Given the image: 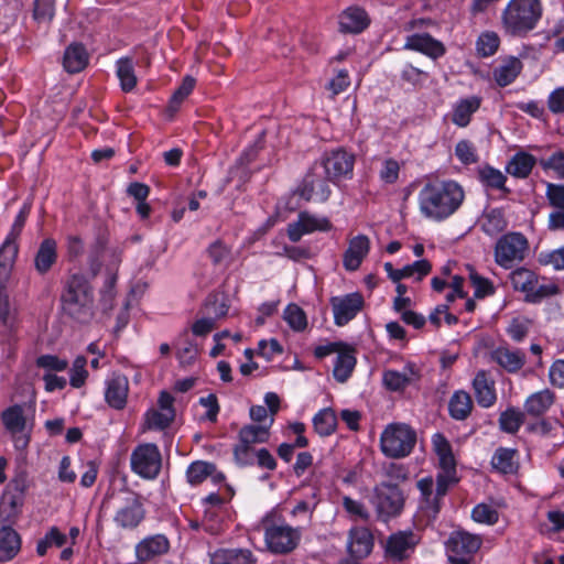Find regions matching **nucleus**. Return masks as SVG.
I'll list each match as a JSON object with an SVG mask.
<instances>
[{
  "instance_id": "nucleus-2",
  "label": "nucleus",
  "mask_w": 564,
  "mask_h": 564,
  "mask_svg": "<svg viewBox=\"0 0 564 564\" xmlns=\"http://www.w3.org/2000/svg\"><path fill=\"white\" fill-rule=\"evenodd\" d=\"M94 291L83 273L70 274L63 284L62 311L78 324H88L95 316Z\"/></svg>"
},
{
  "instance_id": "nucleus-38",
  "label": "nucleus",
  "mask_w": 564,
  "mask_h": 564,
  "mask_svg": "<svg viewBox=\"0 0 564 564\" xmlns=\"http://www.w3.org/2000/svg\"><path fill=\"white\" fill-rule=\"evenodd\" d=\"M474 409V402L468 392L458 390L453 393L448 402V412L456 421L466 420Z\"/></svg>"
},
{
  "instance_id": "nucleus-63",
  "label": "nucleus",
  "mask_w": 564,
  "mask_h": 564,
  "mask_svg": "<svg viewBox=\"0 0 564 564\" xmlns=\"http://www.w3.org/2000/svg\"><path fill=\"white\" fill-rule=\"evenodd\" d=\"M546 106L552 115H564V86L556 87L549 94Z\"/></svg>"
},
{
  "instance_id": "nucleus-17",
  "label": "nucleus",
  "mask_w": 564,
  "mask_h": 564,
  "mask_svg": "<svg viewBox=\"0 0 564 564\" xmlns=\"http://www.w3.org/2000/svg\"><path fill=\"white\" fill-rule=\"evenodd\" d=\"M332 223L326 217H316L308 212H301L297 220L290 223L286 228V234L292 242H297L304 235L314 231H329Z\"/></svg>"
},
{
  "instance_id": "nucleus-1",
  "label": "nucleus",
  "mask_w": 564,
  "mask_h": 564,
  "mask_svg": "<svg viewBox=\"0 0 564 564\" xmlns=\"http://www.w3.org/2000/svg\"><path fill=\"white\" fill-rule=\"evenodd\" d=\"M465 199V192L454 180L429 177L419 193L422 215L435 221L447 219L458 210Z\"/></svg>"
},
{
  "instance_id": "nucleus-20",
  "label": "nucleus",
  "mask_w": 564,
  "mask_h": 564,
  "mask_svg": "<svg viewBox=\"0 0 564 564\" xmlns=\"http://www.w3.org/2000/svg\"><path fill=\"white\" fill-rule=\"evenodd\" d=\"M372 532L366 527H354L348 532L347 550L355 558L367 557L373 549Z\"/></svg>"
},
{
  "instance_id": "nucleus-43",
  "label": "nucleus",
  "mask_w": 564,
  "mask_h": 564,
  "mask_svg": "<svg viewBox=\"0 0 564 564\" xmlns=\"http://www.w3.org/2000/svg\"><path fill=\"white\" fill-rule=\"evenodd\" d=\"M525 420V412L514 406H509L499 415V429L508 434H516L523 425Z\"/></svg>"
},
{
  "instance_id": "nucleus-31",
  "label": "nucleus",
  "mask_w": 564,
  "mask_h": 564,
  "mask_svg": "<svg viewBox=\"0 0 564 564\" xmlns=\"http://www.w3.org/2000/svg\"><path fill=\"white\" fill-rule=\"evenodd\" d=\"M481 100L479 96L459 99L453 107L451 116L452 122L459 128L467 127L471 121L473 115L480 108Z\"/></svg>"
},
{
  "instance_id": "nucleus-47",
  "label": "nucleus",
  "mask_w": 564,
  "mask_h": 564,
  "mask_svg": "<svg viewBox=\"0 0 564 564\" xmlns=\"http://www.w3.org/2000/svg\"><path fill=\"white\" fill-rule=\"evenodd\" d=\"M1 417L3 425L12 434L21 433L24 431L26 421L21 405L14 404L9 406L2 412Z\"/></svg>"
},
{
  "instance_id": "nucleus-10",
  "label": "nucleus",
  "mask_w": 564,
  "mask_h": 564,
  "mask_svg": "<svg viewBox=\"0 0 564 564\" xmlns=\"http://www.w3.org/2000/svg\"><path fill=\"white\" fill-rule=\"evenodd\" d=\"M482 545V538L465 530L453 531L446 542L451 564H476L475 555Z\"/></svg>"
},
{
  "instance_id": "nucleus-11",
  "label": "nucleus",
  "mask_w": 564,
  "mask_h": 564,
  "mask_svg": "<svg viewBox=\"0 0 564 564\" xmlns=\"http://www.w3.org/2000/svg\"><path fill=\"white\" fill-rule=\"evenodd\" d=\"M130 465L133 473L143 479L158 478L162 467V456L153 443L138 445L131 453Z\"/></svg>"
},
{
  "instance_id": "nucleus-28",
  "label": "nucleus",
  "mask_w": 564,
  "mask_h": 564,
  "mask_svg": "<svg viewBox=\"0 0 564 564\" xmlns=\"http://www.w3.org/2000/svg\"><path fill=\"white\" fill-rule=\"evenodd\" d=\"M491 359L509 373L518 372L525 364V354L521 349L499 346L491 351Z\"/></svg>"
},
{
  "instance_id": "nucleus-32",
  "label": "nucleus",
  "mask_w": 564,
  "mask_h": 564,
  "mask_svg": "<svg viewBox=\"0 0 564 564\" xmlns=\"http://www.w3.org/2000/svg\"><path fill=\"white\" fill-rule=\"evenodd\" d=\"M57 242L53 238H45L39 246L34 256V268L41 275L51 271L57 261Z\"/></svg>"
},
{
  "instance_id": "nucleus-44",
  "label": "nucleus",
  "mask_w": 564,
  "mask_h": 564,
  "mask_svg": "<svg viewBox=\"0 0 564 564\" xmlns=\"http://www.w3.org/2000/svg\"><path fill=\"white\" fill-rule=\"evenodd\" d=\"M117 76L120 80L121 89L124 93H129L134 89L138 80L131 57H122L117 61Z\"/></svg>"
},
{
  "instance_id": "nucleus-7",
  "label": "nucleus",
  "mask_w": 564,
  "mask_h": 564,
  "mask_svg": "<svg viewBox=\"0 0 564 564\" xmlns=\"http://www.w3.org/2000/svg\"><path fill=\"white\" fill-rule=\"evenodd\" d=\"M263 529L267 547L273 554L293 552L302 539V528H293L284 521L265 520Z\"/></svg>"
},
{
  "instance_id": "nucleus-54",
  "label": "nucleus",
  "mask_w": 564,
  "mask_h": 564,
  "mask_svg": "<svg viewBox=\"0 0 564 564\" xmlns=\"http://www.w3.org/2000/svg\"><path fill=\"white\" fill-rule=\"evenodd\" d=\"M471 518L478 523L494 525L499 520V512L487 503H478L471 511Z\"/></svg>"
},
{
  "instance_id": "nucleus-48",
  "label": "nucleus",
  "mask_w": 564,
  "mask_h": 564,
  "mask_svg": "<svg viewBox=\"0 0 564 564\" xmlns=\"http://www.w3.org/2000/svg\"><path fill=\"white\" fill-rule=\"evenodd\" d=\"M321 501L319 490L312 489L308 495L305 496L304 499L299 500L294 508L291 511L293 517H297L300 514L305 516L308 520L312 519V516Z\"/></svg>"
},
{
  "instance_id": "nucleus-52",
  "label": "nucleus",
  "mask_w": 564,
  "mask_h": 564,
  "mask_svg": "<svg viewBox=\"0 0 564 564\" xmlns=\"http://www.w3.org/2000/svg\"><path fill=\"white\" fill-rule=\"evenodd\" d=\"M341 505L346 513L352 520H361L365 522L370 520V512L361 501L355 500L349 496H344Z\"/></svg>"
},
{
  "instance_id": "nucleus-40",
  "label": "nucleus",
  "mask_w": 564,
  "mask_h": 564,
  "mask_svg": "<svg viewBox=\"0 0 564 564\" xmlns=\"http://www.w3.org/2000/svg\"><path fill=\"white\" fill-rule=\"evenodd\" d=\"M477 174L479 182L484 186L491 189L501 191L505 196L511 193V191L506 186L507 176L498 169L486 164L478 169Z\"/></svg>"
},
{
  "instance_id": "nucleus-53",
  "label": "nucleus",
  "mask_w": 564,
  "mask_h": 564,
  "mask_svg": "<svg viewBox=\"0 0 564 564\" xmlns=\"http://www.w3.org/2000/svg\"><path fill=\"white\" fill-rule=\"evenodd\" d=\"M499 44V36L495 32H485L478 37L476 50L479 56L489 57L497 52Z\"/></svg>"
},
{
  "instance_id": "nucleus-45",
  "label": "nucleus",
  "mask_w": 564,
  "mask_h": 564,
  "mask_svg": "<svg viewBox=\"0 0 564 564\" xmlns=\"http://www.w3.org/2000/svg\"><path fill=\"white\" fill-rule=\"evenodd\" d=\"M216 470L214 463L204 460L193 462L186 469V479L192 486L203 484Z\"/></svg>"
},
{
  "instance_id": "nucleus-61",
  "label": "nucleus",
  "mask_w": 564,
  "mask_h": 564,
  "mask_svg": "<svg viewBox=\"0 0 564 564\" xmlns=\"http://www.w3.org/2000/svg\"><path fill=\"white\" fill-rule=\"evenodd\" d=\"M35 364L39 368L45 369L50 372L64 371L68 367V361L66 359H63V358H59L58 356L50 355V354L41 355L40 357H37Z\"/></svg>"
},
{
  "instance_id": "nucleus-8",
  "label": "nucleus",
  "mask_w": 564,
  "mask_h": 564,
  "mask_svg": "<svg viewBox=\"0 0 564 564\" xmlns=\"http://www.w3.org/2000/svg\"><path fill=\"white\" fill-rule=\"evenodd\" d=\"M272 424L273 419H270L267 425L248 424L240 429L238 443L232 448L234 459L238 466L247 467L254 465L253 445L269 441Z\"/></svg>"
},
{
  "instance_id": "nucleus-12",
  "label": "nucleus",
  "mask_w": 564,
  "mask_h": 564,
  "mask_svg": "<svg viewBox=\"0 0 564 564\" xmlns=\"http://www.w3.org/2000/svg\"><path fill=\"white\" fill-rule=\"evenodd\" d=\"M314 164L324 170L329 182L335 183L341 177L350 178L352 176L355 155L343 148H337L325 152Z\"/></svg>"
},
{
  "instance_id": "nucleus-60",
  "label": "nucleus",
  "mask_w": 564,
  "mask_h": 564,
  "mask_svg": "<svg viewBox=\"0 0 564 564\" xmlns=\"http://www.w3.org/2000/svg\"><path fill=\"white\" fill-rule=\"evenodd\" d=\"M55 12V0H34L33 18L39 23L50 22Z\"/></svg>"
},
{
  "instance_id": "nucleus-35",
  "label": "nucleus",
  "mask_w": 564,
  "mask_h": 564,
  "mask_svg": "<svg viewBox=\"0 0 564 564\" xmlns=\"http://www.w3.org/2000/svg\"><path fill=\"white\" fill-rule=\"evenodd\" d=\"M421 492L422 501L429 514L435 518L442 509L443 499L436 497V488H434V480L431 476L420 479L416 484Z\"/></svg>"
},
{
  "instance_id": "nucleus-57",
  "label": "nucleus",
  "mask_w": 564,
  "mask_h": 564,
  "mask_svg": "<svg viewBox=\"0 0 564 564\" xmlns=\"http://www.w3.org/2000/svg\"><path fill=\"white\" fill-rule=\"evenodd\" d=\"M455 155L464 165H470L478 162L477 150L469 140H460L455 147Z\"/></svg>"
},
{
  "instance_id": "nucleus-21",
  "label": "nucleus",
  "mask_w": 564,
  "mask_h": 564,
  "mask_svg": "<svg viewBox=\"0 0 564 564\" xmlns=\"http://www.w3.org/2000/svg\"><path fill=\"white\" fill-rule=\"evenodd\" d=\"M419 370L413 362H408L402 372L387 369L382 373V382L384 387L393 392L405 390L414 381L419 380Z\"/></svg>"
},
{
  "instance_id": "nucleus-51",
  "label": "nucleus",
  "mask_w": 564,
  "mask_h": 564,
  "mask_svg": "<svg viewBox=\"0 0 564 564\" xmlns=\"http://www.w3.org/2000/svg\"><path fill=\"white\" fill-rule=\"evenodd\" d=\"M283 318L295 332H302L307 326L305 312L294 303H291L285 307Z\"/></svg>"
},
{
  "instance_id": "nucleus-15",
  "label": "nucleus",
  "mask_w": 564,
  "mask_h": 564,
  "mask_svg": "<svg viewBox=\"0 0 564 564\" xmlns=\"http://www.w3.org/2000/svg\"><path fill=\"white\" fill-rule=\"evenodd\" d=\"M417 535L411 530L390 534L384 544V556L391 562L402 563L411 557L419 544Z\"/></svg>"
},
{
  "instance_id": "nucleus-18",
  "label": "nucleus",
  "mask_w": 564,
  "mask_h": 564,
  "mask_svg": "<svg viewBox=\"0 0 564 564\" xmlns=\"http://www.w3.org/2000/svg\"><path fill=\"white\" fill-rule=\"evenodd\" d=\"M371 19L365 8L352 4L338 17L339 31L344 34H359L370 25Z\"/></svg>"
},
{
  "instance_id": "nucleus-49",
  "label": "nucleus",
  "mask_w": 564,
  "mask_h": 564,
  "mask_svg": "<svg viewBox=\"0 0 564 564\" xmlns=\"http://www.w3.org/2000/svg\"><path fill=\"white\" fill-rule=\"evenodd\" d=\"M19 246L17 240L6 238L0 247V270L11 274V270L14 265L18 257Z\"/></svg>"
},
{
  "instance_id": "nucleus-9",
  "label": "nucleus",
  "mask_w": 564,
  "mask_h": 564,
  "mask_svg": "<svg viewBox=\"0 0 564 564\" xmlns=\"http://www.w3.org/2000/svg\"><path fill=\"white\" fill-rule=\"evenodd\" d=\"M529 249V240L522 232L503 234L495 245V262L503 269H511L527 258Z\"/></svg>"
},
{
  "instance_id": "nucleus-25",
  "label": "nucleus",
  "mask_w": 564,
  "mask_h": 564,
  "mask_svg": "<svg viewBox=\"0 0 564 564\" xmlns=\"http://www.w3.org/2000/svg\"><path fill=\"white\" fill-rule=\"evenodd\" d=\"M405 50L416 51L436 59L446 52L445 46L429 33L409 35L404 44Z\"/></svg>"
},
{
  "instance_id": "nucleus-16",
  "label": "nucleus",
  "mask_w": 564,
  "mask_h": 564,
  "mask_svg": "<svg viewBox=\"0 0 564 564\" xmlns=\"http://www.w3.org/2000/svg\"><path fill=\"white\" fill-rule=\"evenodd\" d=\"M329 303L335 325L345 326L362 310L365 301L360 293L354 292L343 296H333Z\"/></svg>"
},
{
  "instance_id": "nucleus-26",
  "label": "nucleus",
  "mask_w": 564,
  "mask_h": 564,
  "mask_svg": "<svg viewBox=\"0 0 564 564\" xmlns=\"http://www.w3.org/2000/svg\"><path fill=\"white\" fill-rule=\"evenodd\" d=\"M370 250V240L366 235H358L350 239L347 250L343 257V264L347 271L359 269L362 260Z\"/></svg>"
},
{
  "instance_id": "nucleus-3",
  "label": "nucleus",
  "mask_w": 564,
  "mask_h": 564,
  "mask_svg": "<svg viewBox=\"0 0 564 564\" xmlns=\"http://www.w3.org/2000/svg\"><path fill=\"white\" fill-rule=\"evenodd\" d=\"M542 13L541 0H510L502 10L501 23L508 35L524 37L536 28Z\"/></svg>"
},
{
  "instance_id": "nucleus-6",
  "label": "nucleus",
  "mask_w": 564,
  "mask_h": 564,
  "mask_svg": "<svg viewBox=\"0 0 564 564\" xmlns=\"http://www.w3.org/2000/svg\"><path fill=\"white\" fill-rule=\"evenodd\" d=\"M415 444V431L404 423L389 424L380 436V448L390 458L409 456Z\"/></svg>"
},
{
  "instance_id": "nucleus-59",
  "label": "nucleus",
  "mask_w": 564,
  "mask_h": 564,
  "mask_svg": "<svg viewBox=\"0 0 564 564\" xmlns=\"http://www.w3.org/2000/svg\"><path fill=\"white\" fill-rule=\"evenodd\" d=\"M545 197L554 210H564V183L555 184L546 182Z\"/></svg>"
},
{
  "instance_id": "nucleus-41",
  "label": "nucleus",
  "mask_w": 564,
  "mask_h": 564,
  "mask_svg": "<svg viewBox=\"0 0 564 564\" xmlns=\"http://www.w3.org/2000/svg\"><path fill=\"white\" fill-rule=\"evenodd\" d=\"M24 501L3 492L0 499V523L11 525L19 519Z\"/></svg>"
},
{
  "instance_id": "nucleus-56",
  "label": "nucleus",
  "mask_w": 564,
  "mask_h": 564,
  "mask_svg": "<svg viewBox=\"0 0 564 564\" xmlns=\"http://www.w3.org/2000/svg\"><path fill=\"white\" fill-rule=\"evenodd\" d=\"M469 280L471 285L475 288L474 295L476 299H484L495 293L492 282L489 279L479 275L474 269H470Z\"/></svg>"
},
{
  "instance_id": "nucleus-24",
  "label": "nucleus",
  "mask_w": 564,
  "mask_h": 564,
  "mask_svg": "<svg viewBox=\"0 0 564 564\" xmlns=\"http://www.w3.org/2000/svg\"><path fill=\"white\" fill-rule=\"evenodd\" d=\"M129 381L123 375H115L106 382L105 400L115 410H122L127 405Z\"/></svg>"
},
{
  "instance_id": "nucleus-55",
  "label": "nucleus",
  "mask_w": 564,
  "mask_h": 564,
  "mask_svg": "<svg viewBox=\"0 0 564 564\" xmlns=\"http://www.w3.org/2000/svg\"><path fill=\"white\" fill-rule=\"evenodd\" d=\"M196 80L192 76H185L182 80L180 87L174 91L170 99V109L176 111L180 105L187 98V96L193 91L195 87Z\"/></svg>"
},
{
  "instance_id": "nucleus-42",
  "label": "nucleus",
  "mask_w": 564,
  "mask_h": 564,
  "mask_svg": "<svg viewBox=\"0 0 564 564\" xmlns=\"http://www.w3.org/2000/svg\"><path fill=\"white\" fill-rule=\"evenodd\" d=\"M522 62L517 57H510L494 69V78L499 87L512 84L522 70Z\"/></svg>"
},
{
  "instance_id": "nucleus-22",
  "label": "nucleus",
  "mask_w": 564,
  "mask_h": 564,
  "mask_svg": "<svg viewBox=\"0 0 564 564\" xmlns=\"http://www.w3.org/2000/svg\"><path fill=\"white\" fill-rule=\"evenodd\" d=\"M473 389L479 406L488 409L497 401L496 382L486 370H479L473 380Z\"/></svg>"
},
{
  "instance_id": "nucleus-50",
  "label": "nucleus",
  "mask_w": 564,
  "mask_h": 564,
  "mask_svg": "<svg viewBox=\"0 0 564 564\" xmlns=\"http://www.w3.org/2000/svg\"><path fill=\"white\" fill-rule=\"evenodd\" d=\"M175 413L151 409L145 413L144 424L149 430H164L170 426Z\"/></svg>"
},
{
  "instance_id": "nucleus-23",
  "label": "nucleus",
  "mask_w": 564,
  "mask_h": 564,
  "mask_svg": "<svg viewBox=\"0 0 564 564\" xmlns=\"http://www.w3.org/2000/svg\"><path fill=\"white\" fill-rule=\"evenodd\" d=\"M495 473L502 476H514L519 473L520 460L516 448L498 447L490 460Z\"/></svg>"
},
{
  "instance_id": "nucleus-58",
  "label": "nucleus",
  "mask_w": 564,
  "mask_h": 564,
  "mask_svg": "<svg viewBox=\"0 0 564 564\" xmlns=\"http://www.w3.org/2000/svg\"><path fill=\"white\" fill-rule=\"evenodd\" d=\"M87 359L84 356H78L73 362V367L70 369V379L69 383L73 388H80L85 384V381L88 377V371L86 370Z\"/></svg>"
},
{
  "instance_id": "nucleus-27",
  "label": "nucleus",
  "mask_w": 564,
  "mask_h": 564,
  "mask_svg": "<svg viewBox=\"0 0 564 564\" xmlns=\"http://www.w3.org/2000/svg\"><path fill=\"white\" fill-rule=\"evenodd\" d=\"M356 355V348L349 344H346L337 354L333 369V376L337 382L344 383L351 377L357 364Z\"/></svg>"
},
{
  "instance_id": "nucleus-14",
  "label": "nucleus",
  "mask_w": 564,
  "mask_h": 564,
  "mask_svg": "<svg viewBox=\"0 0 564 564\" xmlns=\"http://www.w3.org/2000/svg\"><path fill=\"white\" fill-rule=\"evenodd\" d=\"M145 518V509L142 497L133 491H126L121 506L117 509L113 522L123 530H133Z\"/></svg>"
},
{
  "instance_id": "nucleus-39",
  "label": "nucleus",
  "mask_w": 564,
  "mask_h": 564,
  "mask_svg": "<svg viewBox=\"0 0 564 564\" xmlns=\"http://www.w3.org/2000/svg\"><path fill=\"white\" fill-rule=\"evenodd\" d=\"M535 164L536 159L534 155L520 151L510 159L506 166V171L517 178H527L531 174Z\"/></svg>"
},
{
  "instance_id": "nucleus-46",
  "label": "nucleus",
  "mask_w": 564,
  "mask_h": 564,
  "mask_svg": "<svg viewBox=\"0 0 564 564\" xmlns=\"http://www.w3.org/2000/svg\"><path fill=\"white\" fill-rule=\"evenodd\" d=\"M313 426L315 432L321 436H328L333 434L337 426L335 412L329 408L322 409L313 417Z\"/></svg>"
},
{
  "instance_id": "nucleus-62",
  "label": "nucleus",
  "mask_w": 564,
  "mask_h": 564,
  "mask_svg": "<svg viewBox=\"0 0 564 564\" xmlns=\"http://www.w3.org/2000/svg\"><path fill=\"white\" fill-rule=\"evenodd\" d=\"M29 488L28 475L25 473L18 474L14 478H12L7 485L3 492L12 495L18 499L24 501L26 490Z\"/></svg>"
},
{
  "instance_id": "nucleus-29",
  "label": "nucleus",
  "mask_w": 564,
  "mask_h": 564,
  "mask_svg": "<svg viewBox=\"0 0 564 564\" xmlns=\"http://www.w3.org/2000/svg\"><path fill=\"white\" fill-rule=\"evenodd\" d=\"M384 270L392 282H400L402 279L416 275L417 280L426 276L431 270L432 264L429 260L422 259L408 264L402 269H394L391 262L384 263Z\"/></svg>"
},
{
  "instance_id": "nucleus-19",
  "label": "nucleus",
  "mask_w": 564,
  "mask_h": 564,
  "mask_svg": "<svg viewBox=\"0 0 564 564\" xmlns=\"http://www.w3.org/2000/svg\"><path fill=\"white\" fill-rule=\"evenodd\" d=\"M170 550V541L164 534L145 536L135 545L138 563L143 564L166 554Z\"/></svg>"
},
{
  "instance_id": "nucleus-37",
  "label": "nucleus",
  "mask_w": 564,
  "mask_h": 564,
  "mask_svg": "<svg viewBox=\"0 0 564 564\" xmlns=\"http://www.w3.org/2000/svg\"><path fill=\"white\" fill-rule=\"evenodd\" d=\"M507 227L508 220L502 208H491L481 216L480 228L489 237L498 236Z\"/></svg>"
},
{
  "instance_id": "nucleus-36",
  "label": "nucleus",
  "mask_w": 564,
  "mask_h": 564,
  "mask_svg": "<svg viewBox=\"0 0 564 564\" xmlns=\"http://www.w3.org/2000/svg\"><path fill=\"white\" fill-rule=\"evenodd\" d=\"M21 539L19 533L11 525H3L0 529V562L12 560L20 551Z\"/></svg>"
},
{
  "instance_id": "nucleus-5",
  "label": "nucleus",
  "mask_w": 564,
  "mask_h": 564,
  "mask_svg": "<svg viewBox=\"0 0 564 564\" xmlns=\"http://www.w3.org/2000/svg\"><path fill=\"white\" fill-rule=\"evenodd\" d=\"M370 503L378 521L387 523L403 512L405 496L398 484L381 481L373 487Z\"/></svg>"
},
{
  "instance_id": "nucleus-34",
  "label": "nucleus",
  "mask_w": 564,
  "mask_h": 564,
  "mask_svg": "<svg viewBox=\"0 0 564 564\" xmlns=\"http://www.w3.org/2000/svg\"><path fill=\"white\" fill-rule=\"evenodd\" d=\"M89 55L80 43L69 44L64 53L63 65L66 72L76 74L82 72L88 64Z\"/></svg>"
},
{
  "instance_id": "nucleus-64",
  "label": "nucleus",
  "mask_w": 564,
  "mask_h": 564,
  "mask_svg": "<svg viewBox=\"0 0 564 564\" xmlns=\"http://www.w3.org/2000/svg\"><path fill=\"white\" fill-rule=\"evenodd\" d=\"M207 254L214 265H220L229 258L230 249L221 240H216L207 248Z\"/></svg>"
},
{
  "instance_id": "nucleus-30",
  "label": "nucleus",
  "mask_w": 564,
  "mask_h": 564,
  "mask_svg": "<svg viewBox=\"0 0 564 564\" xmlns=\"http://www.w3.org/2000/svg\"><path fill=\"white\" fill-rule=\"evenodd\" d=\"M210 564H257V557L249 549H218L209 554Z\"/></svg>"
},
{
  "instance_id": "nucleus-4",
  "label": "nucleus",
  "mask_w": 564,
  "mask_h": 564,
  "mask_svg": "<svg viewBox=\"0 0 564 564\" xmlns=\"http://www.w3.org/2000/svg\"><path fill=\"white\" fill-rule=\"evenodd\" d=\"M510 283L514 291L524 294L528 303H541L543 300L560 293V288L555 282H545L543 278L540 282L539 275L527 268H517L509 274Z\"/></svg>"
},
{
  "instance_id": "nucleus-33",
  "label": "nucleus",
  "mask_w": 564,
  "mask_h": 564,
  "mask_svg": "<svg viewBox=\"0 0 564 564\" xmlns=\"http://www.w3.org/2000/svg\"><path fill=\"white\" fill-rule=\"evenodd\" d=\"M555 401V394L550 389H544L529 395L524 402L525 414L532 417L542 416Z\"/></svg>"
},
{
  "instance_id": "nucleus-13",
  "label": "nucleus",
  "mask_w": 564,
  "mask_h": 564,
  "mask_svg": "<svg viewBox=\"0 0 564 564\" xmlns=\"http://www.w3.org/2000/svg\"><path fill=\"white\" fill-rule=\"evenodd\" d=\"M319 169L317 164H312L307 173L304 175L302 181L297 184L293 194L305 202L316 200L325 203L328 200L332 194V189L328 185L326 176H322L317 173Z\"/></svg>"
}]
</instances>
